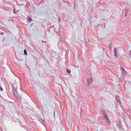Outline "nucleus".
Wrapping results in <instances>:
<instances>
[{"label":"nucleus","instance_id":"obj_1","mask_svg":"<svg viewBox=\"0 0 131 131\" xmlns=\"http://www.w3.org/2000/svg\"><path fill=\"white\" fill-rule=\"evenodd\" d=\"M93 80L92 78H88L87 82L88 85H91L92 84Z\"/></svg>","mask_w":131,"mask_h":131},{"label":"nucleus","instance_id":"obj_2","mask_svg":"<svg viewBox=\"0 0 131 131\" xmlns=\"http://www.w3.org/2000/svg\"><path fill=\"white\" fill-rule=\"evenodd\" d=\"M117 125L119 129L122 128V125L121 121H119L117 122Z\"/></svg>","mask_w":131,"mask_h":131},{"label":"nucleus","instance_id":"obj_3","mask_svg":"<svg viewBox=\"0 0 131 131\" xmlns=\"http://www.w3.org/2000/svg\"><path fill=\"white\" fill-rule=\"evenodd\" d=\"M12 90L13 94L16 96L17 94V91L16 88L15 87H14L13 88Z\"/></svg>","mask_w":131,"mask_h":131},{"label":"nucleus","instance_id":"obj_4","mask_svg":"<svg viewBox=\"0 0 131 131\" xmlns=\"http://www.w3.org/2000/svg\"><path fill=\"white\" fill-rule=\"evenodd\" d=\"M117 48H115L114 50V56H115L117 57L118 55L117 52Z\"/></svg>","mask_w":131,"mask_h":131},{"label":"nucleus","instance_id":"obj_5","mask_svg":"<svg viewBox=\"0 0 131 131\" xmlns=\"http://www.w3.org/2000/svg\"><path fill=\"white\" fill-rule=\"evenodd\" d=\"M116 101L120 103V100L118 96H116Z\"/></svg>","mask_w":131,"mask_h":131},{"label":"nucleus","instance_id":"obj_6","mask_svg":"<svg viewBox=\"0 0 131 131\" xmlns=\"http://www.w3.org/2000/svg\"><path fill=\"white\" fill-rule=\"evenodd\" d=\"M105 118L106 119V120L108 124H110L111 123L110 121L109 120V119H108V117H106Z\"/></svg>","mask_w":131,"mask_h":131},{"label":"nucleus","instance_id":"obj_7","mask_svg":"<svg viewBox=\"0 0 131 131\" xmlns=\"http://www.w3.org/2000/svg\"><path fill=\"white\" fill-rule=\"evenodd\" d=\"M27 20L29 22L31 21H32L33 20L30 17H28V18Z\"/></svg>","mask_w":131,"mask_h":131},{"label":"nucleus","instance_id":"obj_8","mask_svg":"<svg viewBox=\"0 0 131 131\" xmlns=\"http://www.w3.org/2000/svg\"><path fill=\"white\" fill-rule=\"evenodd\" d=\"M129 10L128 9H127L126 10V11H125V15L124 16L125 17V16H126L127 15V13L129 12Z\"/></svg>","mask_w":131,"mask_h":131},{"label":"nucleus","instance_id":"obj_9","mask_svg":"<svg viewBox=\"0 0 131 131\" xmlns=\"http://www.w3.org/2000/svg\"><path fill=\"white\" fill-rule=\"evenodd\" d=\"M24 53L25 55H27V51L26 49H25L24 50Z\"/></svg>","mask_w":131,"mask_h":131},{"label":"nucleus","instance_id":"obj_10","mask_svg":"<svg viewBox=\"0 0 131 131\" xmlns=\"http://www.w3.org/2000/svg\"><path fill=\"white\" fill-rule=\"evenodd\" d=\"M102 113L103 115H104L106 114V112L105 111L103 110L102 111Z\"/></svg>","mask_w":131,"mask_h":131},{"label":"nucleus","instance_id":"obj_11","mask_svg":"<svg viewBox=\"0 0 131 131\" xmlns=\"http://www.w3.org/2000/svg\"><path fill=\"white\" fill-rule=\"evenodd\" d=\"M66 71L67 72H68V73H69L71 72L67 68L66 69Z\"/></svg>","mask_w":131,"mask_h":131},{"label":"nucleus","instance_id":"obj_12","mask_svg":"<svg viewBox=\"0 0 131 131\" xmlns=\"http://www.w3.org/2000/svg\"><path fill=\"white\" fill-rule=\"evenodd\" d=\"M126 71H122V74L123 75H125L126 73Z\"/></svg>","mask_w":131,"mask_h":131},{"label":"nucleus","instance_id":"obj_13","mask_svg":"<svg viewBox=\"0 0 131 131\" xmlns=\"http://www.w3.org/2000/svg\"><path fill=\"white\" fill-rule=\"evenodd\" d=\"M112 45V44L111 43H110L109 45V47H110V50H111L112 49V47H111V46Z\"/></svg>","mask_w":131,"mask_h":131},{"label":"nucleus","instance_id":"obj_14","mask_svg":"<svg viewBox=\"0 0 131 131\" xmlns=\"http://www.w3.org/2000/svg\"><path fill=\"white\" fill-rule=\"evenodd\" d=\"M103 116H104V117L105 118H106V117H108L107 116V114H105L104 115H103Z\"/></svg>","mask_w":131,"mask_h":131},{"label":"nucleus","instance_id":"obj_15","mask_svg":"<svg viewBox=\"0 0 131 131\" xmlns=\"http://www.w3.org/2000/svg\"><path fill=\"white\" fill-rule=\"evenodd\" d=\"M4 34V33L3 32H0V35H3Z\"/></svg>","mask_w":131,"mask_h":131},{"label":"nucleus","instance_id":"obj_16","mask_svg":"<svg viewBox=\"0 0 131 131\" xmlns=\"http://www.w3.org/2000/svg\"><path fill=\"white\" fill-rule=\"evenodd\" d=\"M0 89L1 91H3V88L1 86H0Z\"/></svg>","mask_w":131,"mask_h":131},{"label":"nucleus","instance_id":"obj_17","mask_svg":"<svg viewBox=\"0 0 131 131\" xmlns=\"http://www.w3.org/2000/svg\"><path fill=\"white\" fill-rule=\"evenodd\" d=\"M121 71H125V70H124V69L123 68H121Z\"/></svg>","mask_w":131,"mask_h":131},{"label":"nucleus","instance_id":"obj_18","mask_svg":"<svg viewBox=\"0 0 131 131\" xmlns=\"http://www.w3.org/2000/svg\"><path fill=\"white\" fill-rule=\"evenodd\" d=\"M13 12L15 13H16V12L15 11V9H13Z\"/></svg>","mask_w":131,"mask_h":131},{"label":"nucleus","instance_id":"obj_19","mask_svg":"<svg viewBox=\"0 0 131 131\" xmlns=\"http://www.w3.org/2000/svg\"><path fill=\"white\" fill-rule=\"evenodd\" d=\"M129 55H131V51L130 50L129 52Z\"/></svg>","mask_w":131,"mask_h":131},{"label":"nucleus","instance_id":"obj_20","mask_svg":"<svg viewBox=\"0 0 131 131\" xmlns=\"http://www.w3.org/2000/svg\"><path fill=\"white\" fill-rule=\"evenodd\" d=\"M42 121L43 122H44V120H43L42 119Z\"/></svg>","mask_w":131,"mask_h":131},{"label":"nucleus","instance_id":"obj_21","mask_svg":"<svg viewBox=\"0 0 131 131\" xmlns=\"http://www.w3.org/2000/svg\"><path fill=\"white\" fill-rule=\"evenodd\" d=\"M130 51H131V50H130Z\"/></svg>","mask_w":131,"mask_h":131}]
</instances>
